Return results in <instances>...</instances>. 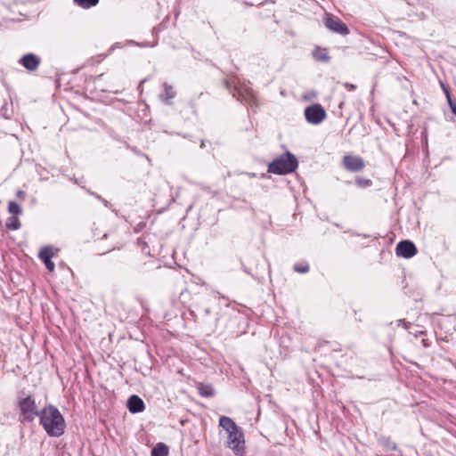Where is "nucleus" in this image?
<instances>
[{"instance_id":"nucleus-1","label":"nucleus","mask_w":456,"mask_h":456,"mask_svg":"<svg viewBox=\"0 0 456 456\" xmlns=\"http://www.w3.org/2000/svg\"><path fill=\"white\" fill-rule=\"evenodd\" d=\"M40 424L49 436L59 437L66 428L65 419L60 411L53 405L45 406L39 411Z\"/></svg>"},{"instance_id":"nucleus-2","label":"nucleus","mask_w":456,"mask_h":456,"mask_svg":"<svg viewBox=\"0 0 456 456\" xmlns=\"http://www.w3.org/2000/svg\"><path fill=\"white\" fill-rule=\"evenodd\" d=\"M297 167V159L293 154L288 151L281 157L273 159L268 165V172L276 175H286L292 173Z\"/></svg>"},{"instance_id":"nucleus-3","label":"nucleus","mask_w":456,"mask_h":456,"mask_svg":"<svg viewBox=\"0 0 456 456\" xmlns=\"http://www.w3.org/2000/svg\"><path fill=\"white\" fill-rule=\"evenodd\" d=\"M19 408L21 421H32L36 416H39L37 403L30 395L19 399Z\"/></svg>"},{"instance_id":"nucleus-4","label":"nucleus","mask_w":456,"mask_h":456,"mask_svg":"<svg viewBox=\"0 0 456 456\" xmlns=\"http://www.w3.org/2000/svg\"><path fill=\"white\" fill-rule=\"evenodd\" d=\"M305 117L308 123L318 125L325 119L326 112L320 104H314L305 108Z\"/></svg>"},{"instance_id":"nucleus-5","label":"nucleus","mask_w":456,"mask_h":456,"mask_svg":"<svg viewBox=\"0 0 456 456\" xmlns=\"http://www.w3.org/2000/svg\"><path fill=\"white\" fill-rule=\"evenodd\" d=\"M325 26L331 31L346 36L349 33L347 26L338 17L327 13L324 17Z\"/></svg>"},{"instance_id":"nucleus-6","label":"nucleus","mask_w":456,"mask_h":456,"mask_svg":"<svg viewBox=\"0 0 456 456\" xmlns=\"http://www.w3.org/2000/svg\"><path fill=\"white\" fill-rule=\"evenodd\" d=\"M228 447L232 449L234 453L240 454L244 449V436L241 430L238 428L232 433L228 434Z\"/></svg>"},{"instance_id":"nucleus-7","label":"nucleus","mask_w":456,"mask_h":456,"mask_svg":"<svg viewBox=\"0 0 456 456\" xmlns=\"http://www.w3.org/2000/svg\"><path fill=\"white\" fill-rule=\"evenodd\" d=\"M58 249L53 247L47 246L41 248L38 256L45 263L46 269L49 272H53L55 265L52 258L57 254Z\"/></svg>"},{"instance_id":"nucleus-8","label":"nucleus","mask_w":456,"mask_h":456,"mask_svg":"<svg viewBox=\"0 0 456 456\" xmlns=\"http://www.w3.org/2000/svg\"><path fill=\"white\" fill-rule=\"evenodd\" d=\"M396 255L404 258H411L417 254L415 245L410 240H402L396 245Z\"/></svg>"},{"instance_id":"nucleus-9","label":"nucleus","mask_w":456,"mask_h":456,"mask_svg":"<svg viewBox=\"0 0 456 456\" xmlns=\"http://www.w3.org/2000/svg\"><path fill=\"white\" fill-rule=\"evenodd\" d=\"M345 167L352 172H357L364 167L363 159L358 156H345L343 159Z\"/></svg>"},{"instance_id":"nucleus-10","label":"nucleus","mask_w":456,"mask_h":456,"mask_svg":"<svg viewBox=\"0 0 456 456\" xmlns=\"http://www.w3.org/2000/svg\"><path fill=\"white\" fill-rule=\"evenodd\" d=\"M20 63L28 70L34 71L36 70L40 63V59L33 54V53H28L25 54L20 60Z\"/></svg>"},{"instance_id":"nucleus-11","label":"nucleus","mask_w":456,"mask_h":456,"mask_svg":"<svg viewBox=\"0 0 456 456\" xmlns=\"http://www.w3.org/2000/svg\"><path fill=\"white\" fill-rule=\"evenodd\" d=\"M127 407L132 413L142 412L144 410V403L139 396L131 395L127 401Z\"/></svg>"},{"instance_id":"nucleus-12","label":"nucleus","mask_w":456,"mask_h":456,"mask_svg":"<svg viewBox=\"0 0 456 456\" xmlns=\"http://www.w3.org/2000/svg\"><path fill=\"white\" fill-rule=\"evenodd\" d=\"M164 93L159 95V98L162 102L166 103H169L170 100H172L175 96V91L174 87L167 84H163Z\"/></svg>"},{"instance_id":"nucleus-13","label":"nucleus","mask_w":456,"mask_h":456,"mask_svg":"<svg viewBox=\"0 0 456 456\" xmlns=\"http://www.w3.org/2000/svg\"><path fill=\"white\" fill-rule=\"evenodd\" d=\"M219 425L227 432L232 433L233 430H236L238 428V426L235 424V422L229 417L222 416L219 419Z\"/></svg>"},{"instance_id":"nucleus-14","label":"nucleus","mask_w":456,"mask_h":456,"mask_svg":"<svg viewBox=\"0 0 456 456\" xmlns=\"http://www.w3.org/2000/svg\"><path fill=\"white\" fill-rule=\"evenodd\" d=\"M238 99L240 101L246 102H254L255 101V93L249 88H242L238 90Z\"/></svg>"},{"instance_id":"nucleus-15","label":"nucleus","mask_w":456,"mask_h":456,"mask_svg":"<svg viewBox=\"0 0 456 456\" xmlns=\"http://www.w3.org/2000/svg\"><path fill=\"white\" fill-rule=\"evenodd\" d=\"M197 389H198L200 395L203 397H209L214 395V389H213L212 386H210V385H204L202 383H200L197 386Z\"/></svg>"},{"instance_id":"nucleus-16","label":"nucleus","mask_w":456,"mask_h":456,"mask_svg":"<svg viewBox=\"0 0 456 456\" xmlns=\"http://www.w3.org/2000/svg\"><path fill=\"white\" fill-rule=\"evenodd\" d=\"M168 448L166 444L159 443L151 451V456H167Z\"/></svg>"},{"instance_id":"nucleus-17","label":"nucleus","mask_w":456,"mask_h":456,"mask_svg":"<svg viewBox=\"0 0 456 456\" xmlns=\"http://www.w3.org/2000/svg\"><path fill=\"white\" fill-rule=\"evenodd\" d=\"M379 444L386 448L387 451H395L396 444L388 437H381L379 439Z\"/></svg>"},{"instance_id":"nucleus-18","label":"nucleus","mask_w":456,"mask_h":456,"mask_svg":"<svg viewBox=\"0 0 456 456\" xmlns=\"http://www.w3.org/2000/svg\"><path fill=\"white\" fill-rule=\"evenodd\" d=\"M8 211L12 216H17L22 213V208L18 203L10 201L8 205Z\"/></svg>"},{"instance_id":"nucleus-19","label":"nucleus","mask_w":456,"mask_h":456,"mask_svg":"<svg viewBox=\"0 0 456 456\" xmlns=\"http://www.w3.org/2000/svg\"><path fill=\"white\" fill-rule=\"evenodd\" d=\"M6 226L11 230H18L20 227V220L17 216H11L7 220Z\"/></svg>"},{"instance_id":"nucleus-20","label":"nucleus","mask_w":456,"mask_h":456,"mask_svg":"<svg viewBox=\"0 0 456 456\" xmlns=\"http://www.w3.org/2000/svg\"><path fill=\"white\" fill-rule=\"evenodd\" d=\"M314 56L318 61H328L330 59L328 53L325 49L318 48L314 52Z\"/></svg>"},{"instance_id":"nucleus-21","label":"nucleus","mask_w":456,"mask_h":456,"mask_svg":"<svg viewBox=\"0 0 456 456\" xmlns=\"http://www.w3.org/2000/svg\"><path fill=\"white\" fill-rule=\"evenodd\" d=\"M99 0H74V3L83 8H90L98 4Z\"/></svg>"},{"instance_id":"nucleus-22","label":"nucleus","mask_w":456,"mask_h":456,"mask_svg":"<svg viewBox=\"0 0 456 456\" xmlns=\"http://www.w3.org/2000/svg\"><path fill=\"white\" fill-rule=\"evenodd\" d=\"M294 270L297 273H305L309 271L308 265H295Z\"/></svg>"},{"instance_id":"nucleus-23","label":"nucleus","mask_w":456,"mask_h":456,"mask_svg":"<svg viewBox=\"0 0 456 456\" xmlns=\"http://www.w3.org/2000/svg\"><path fill=\"white\" fill-rule=\"evenodd\" d=\"M447 98H448V102H449L450 107L452 109V111L456 115V102H452L448 93H447Z\"/></svg>"},{"instance_id":"nucleus-24","label":"nucleus","mask_w":456,"mask_h":456,"mask_svg":"<svg viewBox=\"0 0 456 456\" xmlns=\"http://www.w3.org/2000/svg\"><path fill=\"white\" fill-rule=\"evenodd\" d=\"M16 196L20 199V200H24L25 196H26V193L24 191H21V190H19L17 192H16Z\"/></svg>"},{"instance_id":"nucleus-25","label":"nucleus","mask_w":456,"mask_h":456,"mask_svg":"<svg viewBox=\"0 0 456 456\" xmlns=\"http://www.w3.org/2000/svg\"><path fill=\"white\" fill-rule=\"evenodd\" d=\"M344 86L348 90V91H354L355 89V86L353 85V84H350V83H345L344 84Z\"/></svg>"}]
</instances>
